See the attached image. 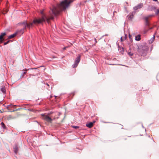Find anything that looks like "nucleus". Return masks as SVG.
Segmentation results:
<instances>
[{
	"label": "nucleus",
	"mask_w": 159,
	"mask_h": 159,
	"mask_svg": "<svg viewBox=\"0 0 159 159\" xmlns=\"http://www.w3.org/2000/svg\"><path fill=\"white\" fill-rule=\"evenodd\" d=\"M78 64L75 62V63L72 66L73 68L76 67L77 66H78Z\"/></svg>",
	"instance_id": "obj_18"
},
{
	"label": "nucleus",
	"mask_w": 159,
	"mask_h": 159,
	"mask_svg": "<svg viewBox=\"0 0 159 159\" xmlns=\"http://www.w3.org/2000/svg\"><path fill=\"white\" fill-rule=\"evenodd\" d=\"M55 113L56 114H57V115L59 116L60 115V113L58 112H57Z\"/></svg>",
	"instance_id": "obj_29"
},
{
	"label": "nucleus",
	"mask_w": 159,
	"mask_h": 159,
	"mask_svg": "<svg viewBox=\"0 0 159 159\" xmlns=\"http://www.w3.org/2000/svg\"><path fill=\"white\" fill-rule=\"evenodd\" d=\"M128 54L130 57L132 56L133 55V53L131 52H129L128 53Z\"/></svg>",
	"instance_id": "obj_20"
},
{
	"label": "nucleus",
	"mask_w": 159,
	"mask_h": 159,
	"mask_svg": "<svg viewBox=\"0 0 159 159\" xmlns=\"http://www.w3.org/2000/svg\"><path fill=\"white\" fill-rule=\"evenodd\" d=\"M134 10H137V9H138V8H137V7L136 6H135V7H134Z\"/></svg>",
	"instance_id": "obj_28"
},
{
	"label": "nucleus",
	"mask_w": 159,
	"mask_h": 159,
	"mask_svg": "<svg viewBox=\"0 0 159 159\" xmlns=\"http://www.w3.org/2000/svg\"><path fill=\"white\" fill-rule=\"evenodd\" d=\"M58 118V117L57 116H54V119Z\"/></svg>",
	"instance_id": "obj_33"
},
{
	"label": "nucleus",
	"mask_w": 159,
	"mask_h": 159,
	"mask_svg": "<svg viewBox=\"0 0 159 159\" xmlns=\"http://www.w3.org/2000/svg\"><path fill=\"white\" fill-rule=\"evenodd\" d=\"M121 41H123V39H122V37L121 38Z\"/></svg>",
	"instance_id": "obj_36"
},
{
	"label": "nucleus",
	"mask_w": 159,
	"mask_h": 159,
	"mask_svg": "<svg viewBox=\"0 0 159 159\" xmlns=\"http://www.w3.org/2000/svg\"><path fill=\"white\" fill-rule=\"evenodd\" d=\"M1 125L2 126V127L3 128V129L5 128V127H6L5 125L3 122H2L1 123Z\"/></svg>",
	"instance_id": "obj_16"
},
{
	"label": "nucleus",
	"mask_w": 159,
	"mask_h": 159,
	"mask_svg": "<svg viewBox=\"0 0 159 159\" xmlns=\"http://www.w3.org/2000/svg\"><path fill=\"white\" fill-rule=\"evenodd\" d=\"M135 13V12H133L131 14V15H130L129 16V19L130 20H132V19L134 17V15Z\"/></svg>",
	"instance_id": "obj_12"
},
{
	"label": "nucleus",
	"mask_w": 159,
	"mask_h": 159,
	"mask_svg": "<svg viewBox=\"0 0 159 159\" xmlns=\"http://www.w3.org/2000/svg\"><path fill=\"white\" fill-rule=\"evenodd\" d=\"M74 1V0H64L62 1L60 4L56 6H52L50 8L49 14L46 15L43 13V11H41L42 16L41 18H35L33 20L32 23L34 25L41 24L46 21L48 23H50V20H53L54 15L56 16L62 10H64L67 8L70 4Z\"/></svg>",
	"instance_id": "obj_1"
},
{
	"label": "nucleus",
	"mask_w": 159,
	"mask_h": 159,
	"mask_svg": "<svg viewBox=\"0 0 159 159\" xmlns=\"http://www.w3.org/2000/svg\"><path fill=\"white\" fill-rule=\"evenodd\" d=\"M141 38H140V35H138L137 36L135 37V40L137 41H139L140 40Z\"/></svg>",
	"instance_id": "obj_13"
},
{
	"label": "nucleus",
	"mask_w": 159,
	"mask_h": 159,
	"mask_svg": "<svg viewBox=\"0 0 159 159\" xmlns=\"http://www.w3.org/2000/svg\"><path fill=\"white\" fill-rule=\"evenodd\" d=\"M158 13H159V9H157V14H158Z\"/></svg>",
	"instance_id": "obj_31"
},
{
	"label": "nucleus",
	"mask_w": 159,
	"mask_h": 159,
	"mask_svg": "<svg viewBox=\"0 0 159 159\" xmlns=\"http://www.w3.org/2000/svg\"><path fill=\"white\" fill-rule=\"evenodd\" d=\"M6 118L8 120H9L15 119V117L12 116L11 115H9L7 116Z\"/></svg>",
	"instance_id": "obj_8"
},
{
	"label": "nucleus",
	"mask_w": 159,
	"mask_h": 159,
	"mask_svg": "<svg viewBox=\"0 0 159 159\" xmlns=\"http://www.w3.org/2000/svg\"><path fill=\"white\" fill-rule=\"evenodd\" d=\"M148 49V47H138V51L141 55H143V54L147 52Z\"/></svg>",
	"instance_id": "obj_3"
},
{
	"label": "nucleus",
	"mask_w": 159,
	"mask_h": 159,
	"mask_svg": "<svg viewBox=\"0 0 159 159\" xmlns=\"http://www.w3.org/2000/svg\"><path fill=\"white\" fill-rule=\"evenodd\" d=\"M18 25L24 27L22 29L17 30L16 32V34H23L24 32L26 31V29L30 30L34 26L33 23L30 22H27L26 21L24 20L22 22H20L18 24Z\"/></svg>",
	"instance_id": "obj_2"
},
{
	"label": "nucleus",
	"mask_w": 159,
	"mask_h": 159,
	"mask_svg": "<svg viewBox=\"0 0 159 159\" xmlns=\"http://www.w3.org/2000/svg\"><path fill=\"white\" fill-rule=\"evenodd\" d=\"M67 47H64L63 48V50H66V48Z\"/></svg>",
	"instance_id": "obj_35"
},
{
	"label": "nucleus",
	"mask_w": 159,
	"mask_h": 159,
	"mask_svg": "<svg viewBox=\"0 0 159 159\" xmlns=\"http://www.w3.org/2000/svg\"><path fill=\"white\" fill-rule=\"evenodd\" d=\"M153 1H155V2H157V0H153Z\"/></svg>",
	"instance_id": "obj_38"
},
{
	"label": "nucleus",
	"mask_w": 159,
	"mask_h": 159,
	"mask_svg": "<svg viewBox=\"0 0 159 159\" xmlns=\"http://www.w3.org/2000/svg\"><path fill=\"white\" fill-rule=\"evenodd\" d=\"M19 109H16L15 110H13L12 111H10L11 112H14V111H17L18 110H19Z\"/></svg>",
	"instance_id": "obj_27"
},
{
	"label": "nucleus",
	"mask_w": 159,
	"mask_h": 159,
	"mask_svg": "<svg viewBox=\"0 0 159 159\" xmlns=\"http://www.w3.org/2000/svg\"><path fill=\"white\" fill-rule=\"evenodd\" d=\"M155 9V7L152 6H149L148 8V10L149 11H152Z\"/></svg>",
	"instance_id": "obj_10"
},
{
	"label": "nucleus",
	"mask_w": 159,
	"mask_h": 159,
	"mask_svg": "<svg viewBox=\"0 0 159 159\" xmlns=\"http://www.w3.org/2000/svg\"><path fill=\"white\" fill-rule=\"evenodd\" d=\"M3 40H0V44L2 43Z\"/></svg>",
	"instance_id": "obj_34"
},
{
	"label": "nucleus",
	"mask_w": 159,
	"mask_h": 159,
	"mask_svg": "<svg viewBox=\"0 0 159 159\" xmlns=\"http://www.w3.org/2000/svg\"><path fill=\"white\" fill-rule=\"evenodd\" d=\"M3 39V37H2V36L1 35H0V40H3V39Z\"/></svg>",
	"instance_id": "obj_26"
},
{
	"label": "nucleus",
	"mask_w": 159,
	"mask_h": 159,
	"mask_svg": "<svg viewBox=\"0 0 159 159\" xmlns=\"http://www.w3.org/2000/svg\"><path fill=\"white\" fill-rule=\"evenodd\" d=\"M142 5L141 4H139L136 6L137 7V8L138 9L141 8L142 7Z\"/></svg>",
	"instance_id": "obj_17"
},
{
	"label": "nucleus",
	"mask_w": 159,
	"mask_h": 159,
	"mask_svg": "<svg viewBox=\"0 0 159 159\" xmlns=\"http://www.w3.org/2000/svg\"><path fill=\"white\" fill-rule=\"evenodd\" d=\"M72 127L75 129H77L79 128V127L78 126H75L74 125L72 126Z\"/></svg>",
	"instance_id": "obj_22"
},
{
	"label": "nucleus",
	"mask_w": 159,
	"mask_h": 159,
	"mask_svg": "<svg viewBox=\"0 0 159 159\" xmlns=\"http://www.w3.org/2000/svg\"><path fill=\"white\" fill-rule=\"evenodd\" d=\"M1 91L3 93H5L6 91L5 89L4 88L1 89Z\"/></svg>",
	"instance_id": "obj_19"
},
{
	"label": "nucleus",
	"mask_w": 159,
	"mask_h": 159,
	"mask_svg": "<svg viewBox=\"0 0 159 159\" xmlns=\"http://www.w3.org/2000/svg\"><path fill=\"white\" fill-rule=\"evenodd\" d=\"M10 42V40H8L6 42L4 43V45H6L9 43V42Z\"/></svg>",
	"instance_id": "obj_24"
},
{
	"label": "nucleus",
	"mask_w": 159,
	"mask_h": 159,
	"mask_svg": "<svg viewBox=\"0 0 159 159\" xmlns=\"http://www.w3.org/2000/svg\"><path fill=\"white\" fill-rule=\"evenodd\" d=\"M6 35V34L5 33H2L1 34V35L2 36V37H4V36H5Z\"/></svg>",
	"instance_id": "obj_25"
},
{
	"label": "nucleus",
	"mask_w": 159,
	"mask_h": 159,
	"mask_svg": "<svg viewBox=\"0 0 159 159\" xmlns=\"http://www.w3.org/2000/svg\"><path fill=\"white\" fill-rule=\"evenodd\" d=\"M14 152L16 154L17 153L18 151V148L16 146L14 148Z\"/></svg>",
	"instance_id": "obj_14"
},
{
	"label": "nucleus",
	"mask_w": 159,
	"mask_h": 159,
	"mask_svg": "<svg viewBox=\"0 0 159 159\" xmlns=\"http://www.w3.org/2000/svg\"><path fill=\"white\" fill-rule=\"evenodd\" d=\"M16 106L15 105H12L11 104L9 105H7L6 107V108L8 110H10V107H14Z\"/></svg>",
	"instance_id": "obj_9"
},
{
	"label": "nucleus",
	"mask_w": 159,
	"mask_h": 159,
	"mask_svg": "<svg viewBox=\"0 0 159 159\" xmlns=\"http://www.w3.org/2000/svg\"><path fill=\"white\" fill-rule=\"evenodd\" d=\"M154 38L155 37L154 36L153 38H152L149 41V43H152L153 42Z\"/></svg>",
	"instance_id": "obj_15"
},
{
	"label": "nucleus",
	"mask_w": 159,
	"mask_h": 159,
	"mask_svg": "<svg viewBox=\"0 0 159 159\" xmlns=\"http://www.w3.org/2000/svg\"><path fill=\"white\" fill-rule=\"evenodd\" d=\"M152 16V15H150L148 16L145 17L144 18V19L145 21V24L146 26H148L149 25V24L148 21V19L150 17Z\"/></svg>",
	"instance_id": "obj_5"
},
{
	"label": "nucleus",
	"mask_w": 159,
	"mask_h": 159,
	"mask_svg": "<svg viewBox=\"0 0 159 159\" xmlns=\"http://www.w3.org/2000/svg\"><path fill=\"white\" fill-rule=\"evenodd\" d=\"M95 122V121H94L93 122H90L89 123L87 124H86V126L88 128H91L93 126V124Z\"/></svg>",
	"instance_id": "obj_6"
},
{
	"label": "nucleus",
	"mask_w": 159,
	"mask_h": 159,
	"mask_svg": "<svg viewBox=\"0 0 159 159\" xmlns=\"http://www.w3.org/2000/svg\"><path fill=\"white\" fill-rule=\"evenodd\" d=\"M123 139L125 140H126L127 139V138L126 137H125L123 138Z\"/></svg>",
	"instance_id": "obj_32"
},
{
	"label": "nucleus",
	"mask_w": 159,
	"mask_h": 159,
	"mask_svg": "<svg viewBox=\"0 0 159 159\" xmlns=\"http://www.w3.org/2000/svg\"><path fill=\"white\" fill-rule=\"evenodd\" d=\"M129 38L130 39V40H131V35H130V34H129Z\"/></svg>",
	"instance_id": "obj_30"
},
{
	"label": "nucleus",
	"mask_w": 159,
	"mask_h": 159,
	"mask_svg": "<svg viewBox=\"0 0 159 159\" xmlns=\"http://www.w3.org/2000/svg\"><path fill=\"white\" fill-rule=\"evenodd\" d=\"M27 70H27V69H25L24 70L25 71V72H24V73H23V74H24V75H25V74H26V72H27Z\"/></svg>",
	"instance_id": "obj_23"
},
{
	"label": "nucleus",
	"mask_w": 159,
	"mask_h": 159,
	"mask_svg": "<svg viewBox=\"0 0 159 159\" xmlns=\"http://www.w3.org/2000/svg\"><path fill=\"white\" fill-rule=\"evenodd\" d=\"M47 84V85L48 86V87H49V85L48 83H47V84Z\"/></svg>",
	"instance_id": "obj_37"
},
{
	"label": "nucleus",
	"mask_w": 159,
	"mask_h": 159,
	"mask_svg": "<svg viewBox=\"0 0 159 159\" xmlns=\"http://www.w3.org/2000/svg\"><path fill=\"white\" fill-rule=\"evenodd\" d=\"M16 33H15L14 34L10 35L8 38V39H12L15 37L16 35Z\"/></svg>",
	"instance_id": "obj_11"
},
{
	"label": "nucleus",
	"mask_w": 159,
	"mask_h": 159,
	"mask_svg": "<svg viewBox=\"0 0 159 159\" xmlns=\"http://www.w3.org/2000/svg\"><path fill=\"white\" fill-rule=\"evenodd\" d=\"M80 57L81 56L80 55H79L76 58L75 62L78 64L80 60Z\"/></svg>",
	"instance_id": "obj_7"
},
{
	"label": "nucleus",
	"mask_w": 159,
	"mask_h": 159,
	"mask_svg": "<svg viewBox=\"0 0 159 159\" xmlns=\"http://www.w3.org/2000/svg\"><path fill=\"white\" fill-rule=\"evenodd\" d=\"M7 11H8V10H7V9H6V10H5V12H4V11H3V12L2 13H3V14H6L7 13Z\"/></svg>",
	"instance_id": "obj_21"
},
{
	"label": "nucleus",
	"mask_w": 159,
	"mask_h": 159,
	"mask_svg": "<svg viewBox=\"0 0 159 159\" xmlns=\"http://www.w3.org/2000/svg\"><path fill=\"white\" fill-rule=\"evenodd\" d=\"M41 116H42V119L44 120L47 121L48 122L51 123L52 119L48 116V115H46L45 114H42Z\"/></svg>",
	"instance_id": "obj_4"
}]
</instances>
